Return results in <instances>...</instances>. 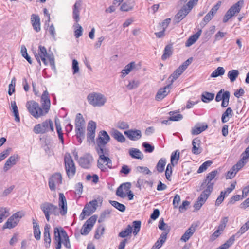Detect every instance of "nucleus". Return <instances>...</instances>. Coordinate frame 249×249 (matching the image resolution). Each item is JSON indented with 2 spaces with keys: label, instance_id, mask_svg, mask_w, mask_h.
Masks as SVG:
<instances>
[{
  "label": "nucleus",
  "instance_id": "obj_1",
  "mask_svg": "<svg viewBox=\"0 0 249 249\" xmlns=\"http://www.w3.org/2000/svg\"><path fill=\"white\" fill-rule=\"evenodd\" d=\"M59 210L58 207L50 202H44L40 205V209L43 213L47 221L50 220V215L58 216L59 213L62 215H65L67 212L66 199L63 193L59 194Z\"/></svg>",
  "mask_w": 249,
  "mask_h": 249
},
{
  "label": "nucleus",
  "instance_id": "obj_2",
  "mask_svg": "<svg viewBox=\"0 0 249 249\" xmlns=\"http://www.w3.org/2000/svg\"><path fill=\"white\" fill-rule=\"evenodd\" d=\"M48 95V92L45 90L41 96V103L42 108L39 107L38 103L34 100H31L26 103V107L29 112L35 118L37 119L44 116L49 112L51 103Z\"/></svg>",
  "mask_w": 249,
  "mask_h": 249
},
{
  "label": "nucleus",
  "instance_id": "obj_3",
  "mask_svg": "<svg viewBox=\"0 0 249 249\" xmlns=\"http://www.w3.org/2000/svg\"><path fill=\"white\" fill-rule=\"evenodd\" d=\"M54 242L56 249H61L62 243L67 248H71L70 240L66 231L61 227L54 229Z\"/></svg>",
  "mask_w": 249,
  "mask_h": 249
},
{
  "label": "nucleus",
  "instance_id": "obj_4",
  "mask_svg": "<svg viewBox=\"0 0 249 249\" xmlns=\"http://www.w3.org/2000/svg\"><path fill=\"white\" fill-rule=\"evenodd\" d=\"M89 103L94 107H102L107 102L106 97L99 92H92L87 97Z\"/></svg>",
  "mask_w": 249,
  "mask_h": 249
},
{
  "label": "nucleus",
  "instance_id": "obj_5",
  "mask_svg": "<svg viewBox=\"0 0 249 249\" xmlns=\"http://www.w3.org/2000/svg\"><path fill=\"white\" fill-rule=\"evenodd\" d=\"M141 222L140 221H134L132 223V226L128 225L126 228L121 231L118 236L122 238H125L130 235L133 232V234L136 236L140 231Z\"/></svg>",
  "mask_w": 249,
  "mask_h": 249
},
{
  "label": "nucleus",
  "instance_id": "obj_6",
  "mask_svg": "<svg viewBox=\"0 0 249 249\" xmlns=\"http://www.w3.org/2000/svg\"><path fill=\"white\" fill-rule=\"evenodd\" d=\"M64 163L67 176L69 178H72L76 173V167L71 156L66 153L64 156Z\"/></svg>",
  "mask_w": 249,
  "mask_h": 249
},
{
  "label": "nucleus",
  "instance_id": "obj_7",
  "mask_svg": "<svg viewBox=\"0 0 249 249\" xmlns=\"http://www.w3.org/2000/svg\"><path fill=\"white\" fill-rule=\"evenodd\" d=\"M218 172L216 170H213L209 173L206 176V179L202 182L201 185L200 190L204 189L206 187V188L204 189V191L211 194L213 190L214 185L213 182H212V181L218 174Z\"/></svg>",
  "mask_w": 249,
  "mask_h": 249
},
{
  "label": "nucleus",
  "instance_id": "obj_8",
  "mask_svg": "<svg viewBox=\"0 0 249 249\" xmlns=\"http://www.w3.org/2000/svg\"><path fill=\"white\" fill-rule=\"evenodd\" d=\"M50 129L52 131H53V125L52 120H46L41 124H36L34 128V131L36 134H43Z\"/></svg>",
  "mask_w": 249,
  "mask_h": 249
},
{
  "label": "nucleus",
  "instance_id": "obj_9",
  "mask_svg": "<svg viewBox=\"0 0 249 249\" xmlns=\"http://www.w3.org/2000/svg\"><path fill=\"white\" fill-rule=\"evenodd\" d=\"M110 137L106 131H101L96 140L97 146L96 150L101 149H107L106 145L109 142Z\"/></svg>",
  "mask_w": 249,
  "mask_h": 249
},
{
  "label": "nucleus",
  "instance_id": "obj_10",
  "mask_svg": "<svg viewBox=\"0 0 249 249\" xmlns=\"http://www.w3.org/2000/svg\"><path fill=\"white\" fill-rule=\"evenodd\" d=\"M97 205L98 202L95 199L86 204L80 216L81 220H83L85 216H89L93 213L96 211Z\"/></svg>",
  "mask_w": 249,
  "mask_h": 249
},
{
  "label": "nucleus",
  "instance_id": "obj_11",
  "mask_svg": "<svg viewBox=\"0 0 249 249\" xmlns=\"http://www.w3.org/2000/svg\"><path fill=\"white\" fill-rule=\"evenodd\" d=\"M50 55V54H48L46 48L41 45L38 46V53L35 54V56L40 65H41V60L45 65H47L46 58H47Z\"/></svg>",
  "mask_w": 249,
  "mask_h": 249
},
{
  "label": "nucleus",
  "instance_id": "obj_12",
  "mask_svg": "<svg viewBox=\"0 0 249 249\" xmlns=\"http://www.w3.org/2000/svg\"><path fill=\"white\" fill-rule=\"evenodd\" d=\"M221 2L218 1L209 11V12L204 17L203 21L201 23V26H204L213 18L216 13L217 10L221 6Z\"/></svg>",
  "mask_w": 249,
  "mask_h": 249
},
{
  "label": "nucleus",
  "instance_id": "obj_13",
  "mask_svg": "<svg viewBox=\"0 0 249 249\" xmlns=\"http://www.w3.org/2000/svg\"><path fill=\"white\" fill-rule=\"evenodd\" d=\"M97 218V216L93 215L86 221L81 231V234L82 235H87L90 232L96 221Z\"/></svg>",
  "mask_w": 249,
  "mask_h": 249
},
{
  "label": "nucleus",
  "instance_id": "obj_14",
  "mask_svg": "<svg viewBox=\"0 0 249 249\" xmlns=\"http://www.w3.org/2000/svg\"><path fill=\"white\" fill-rule=\"evenodd\" d=\"M62 176L57 173L52 175L49 179V186L51 190H55L56 186L62 183Z\"/></svg>",
  "mask_w": 249,
  "mask_h": 249
},
{
  "label": "nucleus",
  "instance_id": "obj_15",
  "mask_svg": "<svg viewBox=\"0 0 249 249\" xmlns=\"http://www.w3.org/2000/svg\"><path fill=\"white\" fill-rule=\"evenodd\" d=\"M96 128V124L93 121L89 122L87 127V139L89 142H93L95 136V130Z\"/></svg>",
  "mask_w": 249,
  "mask_h": 249
},
{
  "label": "nucleus",
  "instance_id": "obj_16",
  "mask_svg": "<svg viewBox=\"0 0 249 249\" xmlns=\"http://www.w3.org/2000/svg\"><path fill=\"white\" fill-rule=\"evenodd\" d=\"M21 215H19V212L16 213L8 219L7 222L5 223V224L3 226V228H13L18 223L19 221L18 218H21Z\"/></svg>",
  "mask_w": 249,
  "mask_h": 249
},
{
  "label": "nucleus",
  "instance_id": "obj_17",
  "mask_svg": "<svg viewBox=\"0 0 249 249\" xmlns=\"http://www.w3.org/2000/svg\"><path fill=\"white\" fill-rule=\"evenodd\" d=\"M98 154L99 155V159L102 162L106 163L108 167L111 168L112 161L111 160L105 155H108V150L107 149H101L96 150Z\"/></svg>",
  "mask_w": 249,
  "mask_h": 249
},
{
  "label": "nucleus",
  "instance_id": "obj_18",
  "mask_svg": "<svg viewBox=\"0 0 249 249\" xmlns=\"http://www.w3.org/2000/svg\"><path fill=\"white\" fill-rule=\"evenodd\" d=\"M131 185L130 182H126L122 184L117 189L116 192V195L121 198L125 197L126 193L130 190Z\"/></svg>",
  "mask_w": 249,
  "mask_h": 249
},
{
  "label": "nucleus",
  "instance_id": "obj_19",
  "mask_svg": "<svg viewBox=\"0 0 249 249\" xmlns=\"http://www.w3.org/2000/svg\"><path fill=\"white\" fill-rule=\"evenodd\" d=\"M211 194L203 191L195 203L194 207L196 211L199 210L205 203Z\"/></svg>",
  "mask_w": 249,
  "mask_h": 249
},
{
  "label": "nucleus",
  "instance_id": "obj_20",
  "mask_svg": "<svg viewBox=\"0 0 249 249\" xmlns=\"http://www.w3.org/2000/svg\"><path fill=\"white\" fill-rule=\"evenodd\" d=\"M192 9V8L190 7H187V4L186 5H184L175 17V20L176 22H179L186 16Z\"/></svg>",
  "mask_w": 249,
  "mask_h": 249
},
{
  "label": "nucleus",
  "instance_id": "obj_21",
  "mask_svg": "<svg viewBox=\"0 0 249 249\" xmlns=\"http://www.w3.org/2000/svg\"><path fill=\"white\" fill-rule=\"evenodd\" d=\"M172 88V84L169 83L163 88L160 89L157 92L156 95V100L160 101L165 98L170 92Z\"/></svg>",
  "mask_w": 249,
  "mask_h": 249
},
{
  "label": "nucleus",
  "instance_id": "obj_22",
  "mask_svg": "<svg viewBox=\"0 0 249 249\" xmlns=\"http://www.w3.org/2000/svg\"><path fill=\"white\" fill-rule=\"evenodd\" d=\"M246 162L239 161L237 163L234 165L227 173V178H232L237 173L245 164Z\"/></svg>",
  "mask_w": 249,
  "mask_h": 249
},
{
  "label": "nucleus",
  "instance_id": "obj_23",
  "mask_svg": "<svg viewBox=\"0 0 249 249\" xmlns=\"http://www.w3.org/2000/svg\"><path fill=\"white\" fill-rule=\"evenodd\" d=\"M93 161L92 156L89 154H86L80 158L78 162L80 165L84 168H89Z\"/></svg>",
  "mask_w": 249,
  "mask_h": 249
},
{
  "label": "nucleus",
  "instance_id": "obj_24",
  "mask_svg": "<svg viewBox=\"0 0 249 249\" xmlns=\"http://www.w3.org/2000/svg\"><path fill=\"white\" fill-rule=\"evenodd\" d=\"M19 159V156L18 154H14L11 156L6 160L4 167L3 171L7 172L13 166L15 165Z\"/></svg>",
  "mask_w": 249,
  "mask_h": 249
},
{
  "label": "nucleus",
  "instance_id": "obj_25",
  "mask_svg": "<svg viewBox=\"0 0 249 249\" xmlns=\"http://www.w3.org/2000/svg\"><path fill=\"white\" fill-rule=\"evenodd\" d=\"M31 22L34 30L39 32L41 30L40 18L38 15L33 14L31 16Z\"/></svg>",
  "mask_w": 249,
  "mask_h": 249
},
{
  "label": "nucleus",
  "instance_id": "obj_26",
  "mask_svg": "<svg viewBox=\"0 0 249 249\" xmlns=\"http://www.w3.org/2000/svg\"><path fill=\"white\" fill-rule=\"evenodd\" d=\"M124 133L132 141H136L140 139L142 136L141 131L139 130H129L125 131Z\"/></svg>",
  "mask_w": 249,
  "mask_h": 249
},
{
  "label": "nucleus",
  "instance_id": "obj_27",
  "mask_svg": "<svg viewBox=\"0 0 249 249\" xmlns=\"http://www.w3.org/2000/svg\"><path fill=\"white\" fill-rule=\"evenodd\" d=\"M50 226L46 224L44 227V231L43 233V237L44 244L46 248H49L51 242V239L50 234Z\"/></svg>",
  "mask_w": 249,
  "mask_h": 249
},
{
  "label": "nucleus",
  "instance_id": "obj_28",
  "mask_svg": "<svg viewBox=\"0 0 249 249\" xmlns=\"http://www.w3.org/2000/svg\"><path fill=\"white\" fill-rule=\"evenodd\" d=\"M208 128V125L206 123L196 124L191 130L192 135H198L205 130Z\"/></svg>",
  "mask_w": 249,
  "mask_h": 249
},
{
  "label": "nucleus",
  "instance_id": "obj_29",
  "mask_svg": "<svg viewBox=\"0 0 249 249\" xmlns=\"http://www.w3.org/2000/svg\"><path fill=\"white\" fill-rule=\"evenodd\" d=\"M167 235V232H162L151 249H159L161 248L166 240Z\"/></svg>",
  "mask_w": 249,
  "mask_h": 249
},
{
  "label": "nucleus",
  "instance_id": "obj_30",
  "mask_svg": "<svg viewBox=\"0 0 249 249\" xmlns=\"http://www.w3.org/2000/svg\"><path fill=\"white\" fill-rule=\"evenodd\" d=\"M243 0H240L238 1L228 10L229 13H231V14L233 16L238 13L240 11L242 7H243Z\"/></svg>",
  "mask_w": 249,
  "mask_h": 249
},
{
  "label": "nucleus",
  "instance_id": "obj_31",
  "mask_svg": "<svg viewBox=\"0 0 249 249\" xmlns=\"http://www.w3.org/2000/svg\"><path fill=\"white\" fill-rule=\"evenodd\" d=\"M196 231V227L192 225L188 228L185 232V233L181 236L180 240L186 242L193 235Z\"/></svg>",
  "mask_w": 249,
  "mask_h": 249
},
{
  "label": "nucleus",
  "instance_id": "obj_32",
  "mask_svg": "<svg viewBox=\"0 0 249 249\" xmlns=\"http://www.w3.org/2000/svg\"><path fill=\"white\" fill-rule=\"evenodd\" d=\"M201 32L202 30L200 29L195 34L190 36L185 43V46L186 47H190L194 44L199 38Z\"/></svg>",
  "mask_w": 249,
  "mask_h": 249
},
{
  "label": "nucleus",
  "instance_id": "obj_33",
  "mask_svg": "<svg viewBox=\"0 0 249 249\" xmlns=\"http://www.w3.org/2000/svg\"><path fill=\"white\" fill-rule=\"evenodd\" d=\"M111 136L118 142H124L126 139L122 133L116 129H112L110 132Z\"/></svg>",
  "mask_w": 249,
  "mask_h": 249
},
{
  "label": "nucleus",
  "instance_id": "obj_34",
  "mask_svg": "<svg viewBox=\"0 0 249 249\" xmlns=\"http://www.w3.org/2000/svg\"><path fill=\"white\" fill-rule=\"evenodd\" d=\"M136 64L135 62H131L125 66L121 71V77L124 78L128 75L135 68Z\"/></svg>",
  "mask_w": 249,
  "mask_h": 249
},
{
  "label": "nucleus",
  "instance_id": "obj_35",
  "mask_svg": "<svg viewBox=\"0 0 249 249\" xmlns=\"http://www.w3.org/2000/svg\"><path fill=\"white\" fill-rule=\"evenodd\" d=\"M80 3L79 2H76L73 8L72 16L73 18L76 22L80 20Z\"/></svg>",
  "mask_w": 249,
  "mask_h": 249
},
{
  "label": "nucleus",
  "instance_id": "obj_36",
  "mask_svg": "<svg viewBox=\"0 0 249 249\" xmlns=\"http://www.w3.org/2000/svg\"><path fill=\"white\" fill-rule=\"evenodd\" d=\"M33 225L34 237L37 240H39L41 238V231L39 225L34 219H33Z\"/></svg>",
  "mask_w": 249,
  "mask_h": 249
},
{
  "label": "nucleus",
  "instance_id": "obj_37",
  "mask_svg": "<svg viewBox=\"0 0 249 249\" xmlns=\"http://www.w3.org/2000/svg\"><path fill=\"white\" fill-rule=\"evenodd\" d=\"M129 155L133 158L137 159H142L143 158V155L142 152L136 148H131L129 151Z\"/></svg>",
  "mask_w": 249,
  "mask_h": 249
},
{
  "label": "nucleus",
  "instance_id": "obj_38",
  "mask_svg": "<svg viewBox=\"0 0 249 249\" xmlns=\"http://www.w3.org/2000/svg\"><path fill=\"white\" fill-rule=\"evenodd\" d=\"M134 2L128 1L123 3L120 8V10L124 12H128L132 10L134 8Z\"/></svg>",
  "mask_w": 249,
  "mask_h": 249
},
{
  "label": "nucleus",
  "instance_id": "obj_39",
  "mask_svg": "<svg viewBox=\"0 0 249 249\" xmlns=\"http://www.w3.org/2000/svg\"><path fill=\"white\" fill-rule=\"evenodd\" d=\"M55 124L56 126V131L58 135L59 139L61 140V142L63 143L64 139L63 136V133L62 131V128L60 124V122L59 119L55 117Z\"/></svg>",
  "mask_w": 249,
  "mask_h": 249
},
{
  "label": "nucleus",
  "instance_id": "obj_40",
  "mask_svg": "<svg viewBox=\"0 0 249 249\" xmlns=\"http://www.w3.org/2000/svg\"><path fill=\"white\" fill-rule=\"evenodd\" d=\"M11 105L12 110L13 111V113L14 116L15 117V121L17 122H20V117H19V115L18 107L16 105V102L15 101H11Z\"/></svg>",
  "mask_w": 249,
  "mask_h": 249
},
{
  "label": "nucleus",
  "instance_id": "obj_41",
  "mask_svg": "<svg viewBox=\"0 0 249 249\" xmlns=\"http://www.w3.org/2000/svg\"><path fill=\"white\" fill-rule=\"evenodd\" d=\"M184 71L181 70V69L179 67L174 72V73L170 75V76L168 78V80L170 83L172 84L173 82L176 80L179 75L181 74V73Z\"/></svg>",
  "mask_w": 249,
  "mask_h": 249
},
{
  "label": "nucleus",
  "instance_id": "obj_42",
  "mask_svg": "<svg viewBox=\"0 0 249 249\" xmlns=\"http://www.w3.org/2000/svg\"><path fill=\"white\" fill-rule=\"evenodd\" d=\"M233 111L231 107H228L226 111L223 113L221 117L222 122L223 123H226L228 121V117H231L232 116Z\"/></svg>",
  "mask_w": 249,
  "mask_h": 249
},
{
  "label": "nucleus",
  "instance_id": "obj_43",
  "mask_svg": "<svg viewBox=\"0 0 249 249\" xmlns=\"http://www.w3.org/2000/svg\"><path fill=\"white\" fill-rule=\"evenodd\" d=\"M85 124V122L82 115L81 113H78L75 119V127H84Z\"/></svg>",
  "mask_w": 249,
  "mask_h": 249
},
{
  "label": "nucleus",
  "instance_id": "obj_44",
  "mask_svg": "<svg viewBox=\"0 0 249 249\" xmlns=\"http://www.w3.org/2000/svg\"><path fill=\"white\" fill-rule=\"evenodd\" d=\"M172 54V47L171 45L166 46L164 50V53L161 56L163 60H165L169 58Z\"/></svg>",
  "mask_w": 249,
  "mask_h": 249
},
{
  "label": "nucleus",
  "instance_id": "obj_45",
  "mask_svg": "<svg viewBox=\"0 0 249 249\" xmlns=\"http://www.w3.org/2000/svg\"><path fill=\"white\" fill-rule=\"evenodd\" d=\"M239 74V71L237 70L230 71L228 73V77L231 82L235 81Z\"/></svg>",
  "mask_w": 249,
  "mask_h": 249
},
{
  "label": "nucleus",
  "instance_id": "obj_46",
  "mask_svg": "<svg viewBox=\"0 0 249 249\" xmlns=\"http://www.w3.org/2000/svg\"><path fill=\"white\" fill-rule=\"evenodd\" d=\"M214 94L208 92H205L202 94V101L205 103H207L213 99Z\"/></svg>",
  "mask_w": 249,
  "mask_h": 249
},
{
  "label": "nucleus",
  "instance_id": "obj_47",
  "mask_svg": "<svg viewBox=\"0 0 249 249\" xmlns=\"http://www.w3.org/2000/svg\"><path fill=\"white\" fill-rule=\"evenodd\" d=\"M166 163V160L165 158L160 159L156 166L157 170L159 172L161 173L164 171Z\"/></svg>",
  "mask_w": 249,
  "mask_h": 249
},
{
  "label": "nucleus",
  "instance_id": "obj_48",
  "mask_svg": "<svg viewBox=\"0 0 249 249\" xmlns=\"http://www.w3.org/2000/svg\"><path fill=\"white\" fill-rule=\"evenodd\" d=\"M109 203L112 206L121 212H124L126 210V207L124 204L120 203L116 201L110 200Z\"/></svg>",
  "mask_w": 249,
  "mask_h": 249
},
{
  "label": "nucleus",
  "instance_id": "obj_49",
  "mask_svg": "<svg viewBox=\"0 0 249 249\" xmlns=\"http://www.w3.org/2000/svg\"><path fill=\"white\" fill-rule=\"evenodd\" d=\"M234 242V236H231L224 244H222L217 249H227L232 245Z\"/></svg>",
  "mask_w": 249,
  "mask_h": 249
},
{
  "label": "nucleus",
  "instance_id": "obj_50",
  "mask_svg": "<svg viewBox=\"0 0 249 249\" xmlns=\"http://www.w3.org/2000/svg\"><path fill=\"white\" fill-rule=\"evenodd\" d=\"M225 71L223 67H218L211 74V77H217L223 75L225 73Z\"/></svg>",
  "mask_w": 249,
  "mask_h": 249
},
{
  "label": "nucleus",
  "instance_id": "obj_51",
  "mask_svg": "<svg viewBox=\"0 0 249 249\" xmlns=\"http://www.w3.org/2000/svg\"><path fill=\"white\" fill-rule=\"evenodd\" d=\"M179 153L178 150H176L172 153L171 156V163L173 166L175 165L174 162H175V164H177L179 158Z\"/></svg>",
  "mask_w": 249,
  "mask_h": 249
},
{
  "label": "nucleus",
  "instance_id": "obj_52",
  "mask_svg": "<svg viewBox=\"0 0 249 249\" xmlns=\"http://www.w3.org/2000/svg\"><path fill=\"white\" fill-rule=\"evenodd\" d=\"M230 93L228 91L224 92V99L222 100L221 106L223 107H227L229 105Z\"/></svg>",
  "mask_w": 249,
  "mask_h": 249
},
{
  "label": "nucleus",
  "instance_id": "obj_53",
  "mask_svg": "<svg viewBox=\"0 0 249 249\" xmlns=\"http://www.w3.org/2000/svg\"><path fill=\"white\" fill-rule=\"evenodd\" d=\"M158 227L160 230L165 231L164 232H167V234L169 232L170 227L164 223L163 218L160 220Z\"/></svg>",
  "mask_w": 249,
  "mask_h": 249
},
{
  "label": "nucleus",
  "instance_id": "obj_54",
  "mask_svg": "<svg viewBox=\"0 0 249 249\" xmlns=\"http://www.w3.org/2000/svg\"><path fill=\"white\" fill-rule=\"evenodd\" d=\"M249 228V226L248 224L246 222L245 224H244L239 229V231L234 235L232 236H234V238L235 237L238 238L240 236V235L244 233H245Z\"/></svg>",
  "mask_w": 249,
  "mask_h": 249
},
{
  "label": "nucleus",
  "instance_id": "obj_55",
  "mask_svg": "<svg viewBox=\"0 0 249 249\" xmlns=\"http://www.w3.org/2000/svg\"><path fill=\"white\" fill-rule=\"evenodd\" d=\"M140 85V82L137 80H133L129 81V83L126 85V87L129 90L137 88Z\"/></svg>",
  "mask_w": 249,
  "mask_h": 249
},
{
  "label": "nucleus",
  "instance_id": "obj_56",
  "mask_svg": "<svg viewBox=\"0 0 249 249\" xmlns=\"http://www.w3.org/2000/svg\"><path fill=\"white\" fill-rule=\"evenodd\" d=\"M21 53L22 56L24 57L30 64L32 63V61L31 57L28 55L26 48L25 46L23 45L21 47Z\"/></svg>",
  "mask_w": 249,
  "mask_h": 249
},
{
  "label": "nucleus",
  "instance_id": "obj_57",
  "mask_svg": "<svg viewBox=\"0 0 249 249\" xmlns=\"http://www.w3.org/2000/svg\"><path fill=\"white\" fill-rule=\"evenodd\" d=\"M212 164V162L210 160H208L204 162L199 168L197 170L198 173H201L206 171L208 167L210 166Z\"/></svg>",
  "mask_w": 249,
  "mask_h": 249
},
{
  "label": "nucleus",
  "instance_id": "obj_58",
  "mask_svg": "<svg viewBox=\"0 0 249 249\" xmlns=\"http://www.w3.org/2000/svg\"><path fill=\"white\" fill-rule=\"evenodd\" d=\"M175 112L173 111H170L169 114L171 116L169 118V120L172 121H178L181 120L183 118V116L181 114H178L176 115H174Z\"/></svg>",
  "mask_w": 249,
  "mask_h": 249
},
{
  "label": "nucleus",
  "instance_id": "obj_59",
  "mask_svg": "<svg viewBox=\"0 0 249 249\" xmlns=\"http://www.w3.org/2000/svg\"><path fill=\"white\" fill-rule=\"evenodd\" d=\"M9 215V212L6 208H0V223L3 218H6Z\"/></svg>",
  "mask_w": 249,
  "mask_h": 249
},
{
  "label": "nucleus",
  "instance_id": "obj_60",
  "mask_svg": "<svg viewBox=\"0 0 249 249\" xmlns=\"http://www.w3.org/2000/svg\"><path fill=\"white\" fill-rule=\"evenodd\" d=\"M105 228L102 225L99 226L96 230L94 237L97 239L100 238L101 236L104 234Z\"/></svg>",
  "mask_w": 249,
  "mask_h": 249
},
{
  "label": "nucleus",
  "instance_id": "obj_61",
  "mask_svg": "<svg viewBox=\"0 0 249 249\" xmlns=\"http://www.w3.org/2000/svg\"><path fill=\"white\" fill-rule=\"evenodd\" d=\"M76 135L80 140L85 137L84 127H76Z\"/></svg>",
  "mask_w": 249,
  "mask_h": 249
},
{
  "label": "nucleus",
  "instance_id": "obj_62",
  "mask_svg": "<svg viewBox=\"0 0 249 249\" xmlns=\"http://www.w3.org/2000/svg\"><path fill=\"white\" fill-rule=\"evenodd\" d=\"M12 151L11 148H8L0 153V161L5 159Z\"/></svg>",
  "mask_w": 249,
  "mask_h": 249
},
{
  "label": "nucleus",
  "instance_id": "obj_63",
  "mask_svg": "<svg viewBox=\"0 0 249 249\" xmlns=\"http://www.w3.org/2000/svg\"><path fill=\"white\" fill-rule=\"evenodd\" d=\"M116 126L117 128L123 130L128 129L129 127V124L127 122L124 121L118 122Z\"/></svg>",
  "mask_w": 249,
  "mask_h": 249
},
{
  "label": "nucleus",
  "instance_id": "obj_64",
  "mask_svg": "<svg viewBox=\"0 0 249 249\" xmlns=\"http://www.w3.org/2000/svg\"><path fill=\"white\" fill-rule=\"evenodd\" d=\"M110 214V211L109 210H106L103 212L100 215L98 219V222L101 223L103 222L106 217H108Z\"/></svg>",
  "mask_w": 249,
  "mask_h": 249
}]
</instances>
